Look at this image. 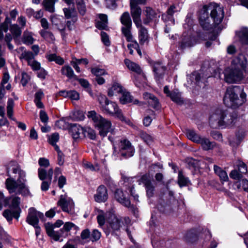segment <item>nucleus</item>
I'll list each match as a JSON object with an SVG mask.
<instances>
[{
    "label": "nucleus",
    "instance_id": "obj_1",
    "mask_svg": "<svg viewBox=\"0 0 248 248\" xmlns=\"http://www.w3.org/2000/svg\"><path fill=\"white\" fill-rule=\"evenodd\" d=\"M11 169L14 173L18 174V178L16 181L14 178L9 177L5 182L7 189L10 193L21 194L23 196H28L30 195L28 187L25 184L26 182V173L21 170L18 163L15 161H10L7 165V173Z\"/></svg>",
    "mask_w": 248,
    "mask_h": 248
},
{
    "label": "nucleus",
    "instance_id": "obj_2",
    "mask_svg": "<svg viewBox=\"0 0 248 248\" xmlns=\"http://www.w3.org/2000/svg\"><path fill=\"white\" fill-rule=\"evenodd\" d=\"M247 60L245 56L239 55L234 58L230 67L224 70V80L229 83H236L244 78V72L246 71Z\"/></svg>",
    "mask_w": 248,
    "mask_h": 248
},
{
    "label": "nucleus",
    "instance_id": "obj_3",
    "mask_svg": "<svg viewBox=\"0 0 248 248\" xmlns=\"http://www.w3.org/2000/svg\"><path fill=\"white\" fill-rule=\"evenodd\" d=\"M236 112H229L221 108L213 111L209 118V124L213 128H226L233 126L237 120Z\"/></svg>",
    "mask_w": 248,
    "mask_h": 248
},
{
    "label": "nucleus",
    "instance_id": "obj_4",
    "mask_svg": "<svg viewBox=\"0 0 248 248\" xmlns=\"http://www.w3.org/2000/svg\"><path fill=\"white\" fill-rule=\"evenodd\" d=\"M87 117L92 122L94 127L98 130L101 137H106L108 132L114 134L115 129L112 127L110 121L103 117L94 110L88 111Z\"/></svg>",
    "mask_w": 248,
    "mask_h": 248
},
{
    "label": "nucleus",
    "instance_id": "obj_5",
    "mask_svg": "<svg viewBox=\"0 0 248 248\" xmlns=\"http://www.w3.org/2000/svg\"><path fill=\"white\" fill-rule=\"evenodd\" d=\"M246 97V94L242 92L239 87L232 86L227 88L223 101L228 107L235 108L245 102Z\"/></svg>",
    "mask_w": 248,
    "mask_h": 248
},
{
    "label": "nucleus",
    "instance_id": "obj_6",
    "mask_svg": "<svg viewBox=\"0 0 248 248\" xmlns=\"http://www.w3.org/2000/svg\"><path fill=\"white\" fill-rule=\"evenodd\" d=\"M113 155L115 159H123L133 156L135 153V148L131 142L127 139H122L118 147L114 146Z\"/></svg>",
    "mask_w": 248,
    "mask_h": 248
},
{
    "label": "nucleus",
    "instance_id": "obj_7",
    "mask_svg": "<svg viewBox=\"0 0 248 248\" xmlns=\"http://www.w3.org/2000/svg\"><path fill=\"white\" fill-rule=\"evenodd\" d=\"M101 110L105 113L115 116L121 121L124 122L132 126L136 127L133 124L130 120L126 119L124 116L122 110L119 108L117 104L115 102L109 101L108 100L105 105L102 108Z\"/></svg>",
    "mask_w": 248,
    "mask_h": 248
},
{
    "label": "nucleus",
    "instance_id": "obj_8",
    "mask_svg": "<svg viewBox=\"0 0 248 248\" xmlns=\"http://www.w3.org/2000/svg\"><path fill=\"white\" fill-rule=\"evenodd\" d=\"M122 220L115 214L110 213L108 219V225L104 229V232L107 235L111 234L113 235H118L117 232L120 230L122 227Z\"/></svg>",
    "mask_w": 248,
    "mask_h": 248
},
{
    "label": "nucleus",
    "instance_id": "obj_9",
    "mask_svg": "<svg viewBox=\"0 0 248 248\" xmlns=\"http://www.w3.org/2000/svg\"><path fill=\"white\" fill-rule=\"evenodd\" d=\"M120 21L123 25L121 29L122 33L125 38H127L128 40H129L131 37V33L132 24L129 13L128 12H124L120 17Z\"/></svg>",
    "mask_w": 248,
    "mask_h": 248
},
{
    "label": "nucleus",
    "instance_id": "obj_10",
    "mask_svg": "<svg viewBox=\"0 0 248 248\" xmlns=\"http://www.w3.org/2000/svg\"><path fill=\"white\" fill-rule=\"evenodd\" d=\"M209 5H204L199 12V20L202 28L207 31L212 29V25L210 22L209 16Z\"/></svg>",
    "mask_w": 248,
    "mask_h": 248
},
{
    "label": "nucleus",
    "instance_id": "obj_11",
    "mask_svg": "<svg viewBox=\"0 0 248 248\" xmlns=\"http://www.w3.org/2000/svg\"><path fill=\"white\" fill-rule=\"evenodd\" d=\"M209 9L211 11L210 16L216 25L219 24L222 21L224 13L223 9L216 3L209 4Z\"/></svg>",
    "mask_w": 248,
    "mask_h": 248
},
{
    "label": "nucleus",
    "instance_id": "obj_12",
    "mask_svg": "<svg viewBox=\"0 0 248 248\" xmlns=\"http://www.w3.org/2000/svg\"><path fill=\"white\" fill-rule=\"evenodd\" d=\"M46 231L47 234L55 241H63V238L68 236L67 233L65 232L63 228L61 229L58 231L52 230V225L49 224H45Z\"/></svg>",
    "mask_w": 248,
    "mask_h": 248
},
{
    "label": "nucleus",
    "instance_id": "obj_13",
    "mask_svg": "<svg viewBox=\"0 0 248 248\" xmlns=\"http://www.w3.org/2000/svg\"><path fill=\"white\" fill-rule=\"evenodd\" d=\"M145 17L143 19V24L149 25L151 23L156 24L160 17L157 11L150 7H146L143 10Z\"/></svg>",
    "mask_w": 248,
    "mask_h": 248
},
{
    "label": "nucleus",
    "instance_id": "obj_14",
    "mask_svg": "<svg viewBox=\"0 0 248 248\" xmlns=\"http://www.w3.org/2000/svg\"><path fill=\"white\" fill-rule=\"evenodd\" d=\"M58 205L60 206L63 212L72 213L74 212L75 204L72 199L67 195H61L58 202Z\"/></svg>",
    "mask_w": 248,
    "mask_h": 248
},
{
    "label": "nucleus",
    "instance_id": "obj_15",
    "mask_svg": "<svg viewBox=\"0 0 248 248\" xmlns=\"http://www.w3.org/2000/svg\"><path fill=\"white\" fill-rule=\"evenodd\" d=\"M43 217V213L36 211L34 208L31 207L29 209L26 222L32 226H35L38 224L39 219L42 218Z\"/></svg>",
    "mask_w": 248,
    "mask_h": 248
},
{
    "label": "nucleus",
    "instance_id": "obj_16",
    "mask_svg": "<svg viewBox=\"0 0 248 248\" xmlns=\"http://www.w3.org/2000/svg\"><path fill=\"white\" fill-rule=\"evenodd\" d=\"M108 198V191L106 186L100 185L96 190V193L94 195V199L97 202H104Z\"/></svg>",
    "mask_w": 248,
    "mask_h": 248
},
{
    "label": "nucleus",
    "instance_id": "obj_17",
    "mask_svg": "<svg viewBox=\"0 0 248 248\" xmlns=\"http://www.w3.org/2000/svg\"><path fill=\"white\" fill-rule=\"evenodd\" d=\"M122 96L120 98V102L123 104H125L132 102L134 104L142 106L143 105V102H140L138 99H133V97L131 96L129 92H125L124 89L122 93Z\"/></svg>",
    "mask_w": 248,
    "mask_h": 248
},
{
    "label": "nucleus",
    "instance_id": "obj_18",
    "mask_svg": "<svg viewBox=\"0 0 248 248\" xmlns=\"http://www.w3.org/2000/svg\"><path fill=\"white\" fill-rule=\"evenodd\" d=\"M65 17L66 19H70L73 23L78 20V13L74 6L63 9Z\"/></svg>",
    "mask_w": 248,
    "mask_h": 248
},
{
    "label": "nucleus",
    "instance_id": "obj_19",
    "mask_svg": "<svg viewBox=\"0 0 248 248\" xmlns=\"http://www.w3.org/2000/svg\"><path fill=\"white\" fill-rule=\"evenodd\" d=\"M130 13L136 27L141 26L142 24L141 20V9L140 8H133L130 10Z\"/></svg>",
    "mask_w": 248,
    "mask_h": 248
},
{
    "label": "nucleus",
    "instance_id": "obj_20",
    "mask_svg": "<svg viewBox=\"0 0 248 248\" xmlns=\"http://www.w3.org/2000/svg\"><path fill=\"white\" fill-rule=\"evenodd\" d=\"M143 96V98L148 101L150 106L155 109H158L159 108V101L155 95L148 93H145Z\"/></svg>",
    "mask_w": 248,
    "mask_h": 248
},
{
    "label": "nucleus",
    "instance_id": "obj_21",
    "mask_svg": "<svg viewBox=\"0 0 248 248\" xmlns=\"http://www.w3.org/2000/svg\"><path fill=\"white\" fill-rule=\"evenodd\" d=\"M20 203V198L15 197L13 198L11 204V209L14 210V217L18 219L20 216V209L19 205Z\"/></svg>",
    "mask_w": 248,
    "mask_h": 248
},
{
    "label": "nucleus",
    "instance_id": "obj_22",
    "mask_svg": "<svg viewBox=\"0 0 248 248\" xmlns=\"http://www.w3.org/2000/svg\"><path fill=\"white\" fill-rule=\"evenodd\" d=\"M153 70L155 72L156 79L159 80L162 78L166 70V67L161 63L156 62L154 64Z\"/></svg>",
    "mask_w": 248,
    "mask_h": 248
},
{
    "label": "nucleus",
    "instance_id": "obj_23",
    "mask_svg": "<svg viewBox=\"0 0 248 248\" xmlns=\"http://www.w3.org/2000/svg\"><path fill=\"white\" fill-rule=\"evenodd\" d=\"M176 11V6L174 5H171L168 9L166 13L162 15V19L165 22L170 21L172 24H174V20L173 15Z\"/></svg>",
    "mask_w": 248,
    "mask_h": 248
},
{
    "label": "nucleus",
    "instance_id": "obj_24",
    "mask_svg": "<svg viewBox=\"0 0 248 248\" xmlns=\"http://www.w3.org/2000/svg\"><path fill=\"white\" fill-rule=\"evenodd\" d=\"M70 134L74 140H77L81 137V135L83 136L84 127L79 125L74 124L71 128L70 130Z\"/></svg>",
    "mask_w": 248,
    "mask_h": 248
},
{
    "label": "nucleus",
    "instance_id": "obj_25",
    "mask_svg": "<svg viewBox=\"0 0 248 248\" xmlns=\"http://www.w3.org/2000/svg\"><path fill=\"white\" fill-rule=\"evenodd\" d=\"M203 69H202L200 72L195 71L192 73V78H194L197 83H199L200 81H204L205 79L211 77L208 71H206L203 73Z\"/></svg>",
    "mask_w": 248,
    "mask_h": 248
},
{
    "label": "nucleus",
    "instance_id": "obj_26",
    "mask_svg": "<svg viewBox=\"0 0 248 248\" xmlns=\"http://www.w3.org/2000/svg\"><path fill=\"white\" fill-rule=\"evenodd\" d=\"M233 187L234 189L238 191L244 190L248 192V180L241 178L233 183Z\"/></svg>",
    "mask_w": 248,
    "mask_h": 248
},
{
    "label": "nucleus",
    "instance_id": "obj_27",
    "mask_svg": "<svg viewBox=\"0 0 248 248\" xmlns=\"http://www.w3.org/2000/svg\"><path fill=\"white\" fill-rule=\"evenodd\" d=\"M38 177L41 180H44L46 179H48L49 181H51L53 170L52 168L49 169L46 171L45 169L40 168L38 170Z\"/></svg>",
    "mask_w": 248,
    "mask_h": 248
},
{
    "label": "nucleus",
    "instance_id": "obj_28",
    "mask_svg": "<svg viewBox=\"0 0 248 248\" xmlns=\"http://www.w3.org/2000/svg\"><path fill=\"white\" fill-rule=\"evenodd\" d=\"M139 30V40L141 45H143L148 41V33L147 29L141 24L140 27H137Z\"/></svg>",
    "mask_w": 248,
    "mask_h": 248
},
{
    "label": "nucleus",
    "instance_id": "obj_29",
    "mask_svg": "<svg viewBox=\"0 0 248 248\" xmlns=\"http://www.w3.org/2000/svg\"><path fill=\"white\" fill-rule=\"evenodd\" d=\"M115 198L120 203L124 205L126 207H129L130 205V201L126 198L124 195L123 192L120 189H117L116 190L115 194Z\"/></svg>",
    "mask_w": 248,
    "mask_h": 248
},
{
    "label": "nucleus",
    "instance_id": "obj_30",
    "mask_svg": "<svg viewBox=\"0 0 248 248\" xmlns=\"http://www.w3.org/2000/svg\"><path fill=\"white\" fill-rule=\"evenodd\" d=\"M124 63L130 71L134 72L138 74H140L142 73V70L140 65L137 63L131 61L130 60L127 59H125Z\"/></svg>",
    "mask_w": 248,
    "mask_h": 248
},
{
    "label": "nucleus",
    "instance_id": "obj_31",
    "mask_svg": "<svg viewBox=\"0 0 248 248\" xmlns=\"http://www.w3.org/2000/svg\"><path fill=\"white\" fill-rule=\"evenodd\" d=\"M19 50L22 52L19 57L20 59L25 60L28 63L34 59V54L31 51L26 50L24 47H19Z\"/></svg>",
    "mask_w": 248,
    "mask_h": 248
},
{
    "label": "nucleus",
    "instance_id": "obj_32",
    "mask_svg": "<svg viewBox=\"0 0 248 248\" xmlns=\"http://www.w3.org/2000/svg\"><path fill=\"white\" fill-rule=\"evenodd\" d=\"M124 89L119 83H114L111 88L108 89V95L111 97L123 93Z\"/></svg>",
    "mask_w": 248,
    "mask_h": 248
},
{
    "label": "nucleus",
    "instance_id": "obj_33",
    "mask_svg": "<svg viewBox=\"0 0 248 248\" xmlns=\"http://www.w3.org/2000/svg\"><path fill=\"white\" fill-rule=\"evenodd\" d=\"M61 71L62 75L66 76L69 78L78 79L77 76L74 74V71L70 66L68 65L63 66Z\"/></svg>",
    "mask_w": 248,
    "mask_h": 248
},
{
    "label": "nucleus",
    "instance_id": "obj_34",
    "mask_svg": "<svg viewBox=\"0 0 248 248\" xmlns=\"http://www.w3.org/2000/svg\"><path fill=\"white\" fill-rule=\"evenodd\" d=\"M236 34L242 44L248 45V28L242 29L236 33Z\"/></svg>",
    "mask_w": 248,
    "mask_h": 248
},
{
    "label": "nucleus",
    "instance_id": "obj_35",
    "mask_svg": "<svg viewBox=\"0 0 248 248\" xmlns=\"http://www.w3.org/2000/svg\"><path fill=\"white\" fill-rule=\"evenodd\" d=\"M198 231L196 229H192L186 232L184 238L186 241L188 242H193L197 240L198 238Z\"/></svg>",
    "mask_w": 248,
    "mask_h": 248
},
{
    "label": "nucleus",
    "instance_id": "obj_36",
    "mask_svg": "<svg viewBox=\"0 0 248 248\" xmlns=\"http://www.w3.org/2000/svg\"><path fill=\"white\" fill-rule=\"evenodd\" d=\"M198 144H200L204 150H211L215 146V142H211L207 138L202 137Z\"/></svg>",
    "mask_w": 248,
    "mask_h": 248
},
{
    "label": "nucleus",
    "instance_id": "obj_37",
    "mask_svg": "<svg viewBox=\"0 0 248 248\" xmlns=\"http://www.w3.org/2000/svg\"><path fill=\"white\" fill-rule=\"evenodd\" d=\"M186 135L188 139L192 141L199 143L202 137L198 135L196 132L192 129L186 130Z\"/></svg>",
    "mask_w": 248,
    "mask_h": 248
},
{
    "label": "nucleus",
    "instance_id": "obj_38",
    "mask_svg": "<svg viewBox=\"0 0 248 248\" xmlns=\"http://www.w3.org/2000/svg\"><path fill=\"white\" fill-rule=\"evenodd\" d=\"M214 170L215 173L219 177L221 181L225 182L228 180L229 178L226 172L222 170L220 167L214 165Z\"/></svg>",
    "mask_w": 248,
    "mask_h": 248
},
{
    "label": "nucleus",
    "instance_id": "obj_39",
    "mask_svg": "<svg viewBox=\"0 0 248 248\" xmlns=\"http://www.w3.org/2000/svg\"><path fill=\"white\" fill-rule=\"evenodd\" d=\"M139 185H143L144 187L149 186L152 183V177L149 173H146L141 176L138 180Z\"/></svg>",
    "mask_w": 248,
    "mask_h": 248
},
{
    "label": "nucleus",
    "instance_id": "obj_40",
    "mask_svg": "<svg viewBox=\"0 0 248 248\" xmlns=\"http://www.w3.org/2000/svg\"><path fill=\"white\" fill-rule=\"evenodd\" d=\"M190 183L189 179L186 177L182 171H179L178 176V184L180 187L187 186Z\"/></svg>",
    "mask_w": 248,
    "mask_h": 248
},
{
    "label": "nucleus",
    "instance_id": "obj_41",
    "mask_svg": "<svg viewBox=\"0 0 248 248\" xmlns=\"http://www.w3.org/2000/svg\"><path fill=\"white\" fill-rule=\"evenodd\" d=\"M46 58L49 62H55L59 65H62L64 62V60L60 56H57L56 54L47 55Z\"/></svg>",
    "mask_w": 248,
    "mask_h": 248
},
{
    "label": "nucleus",
    "instance_id": "obj_42",
    "mask_svg": "<svg viewBox=\"0 0 248 248\" xmlns=\"http://www.w3.org/2000/svg\"><path fill=\"white\" fill-rule=\"evenodd\" d=\"M169 97L173 102L177 104H182L184 103V100L181 97L180 93L178 92L177 90L172 91Z\"/></svg>",
    "mask_w": 248,
    "mask_h": 248
},
{
    "label": "nucleus",
    "instance_id": "obj_43",
    "mask_svg": "<svg viewBox=\"0 0 248 248\" xmlns=\"http://www.w3.org/2000/svg\"><path fill=\"white\" fill-rule=\"evenodd\" d=\"M76 4L78 13L81 16H84L86 13V7L84 0H76Z\"/></svg>",
    "mask_w": 248,
    "mask_h": 248
},
{
    "label": "nucleus",
    "instance_id": "obj_44",
    "mask_svg": "<svg viewBox=\"0 0 248 248\" xmlns=\"http://www.w3.org/2000/svg\"><path fill=\"white\" fill-rule=\"evenodd\" d=\"M14 106V102L12 99H9L7 102V113L8 117L12 120L15 119L13 117V108Z\"/></svg>",
    "mask_w": 248,
    "mask_h": 248
},
{
    "label": "nucleus",
    "instance_id": "obj_45",
    "mask_svg": "<svg viewBox=\"0 0 248 248\" xmlns=\"http://www.w3.org/2000/svg\"><path fill=\"white\" fill-rule=\"evenodd\" d=\"M40 33L43 38L49 42H53L55 40L54 36L49 31L41 30Z\"/></svg>",
    "mask_w": 248,
    "mask_h": 248
},
{
    "label": "nucleus",
    "instance_id": "obj_46",
    "mask_svg": "<svg viewBox=\"0 0 248 248\" xmlns=\"http://www.w3.org/2000/svg\"><path fill=\"white\" fill-rule=\"evenodd\" d=\"M76 80L79 82L81 86L86 90V91L90 94V95L93 96V93L92 92L91 85L89 82L86 79L83 78L78 79H78Z\"/></svg>",
    "mask_w": 248,
    "mask_h": 248
},
{
    "label": "nucleus",
    "instance_id": "obj_47",
    "mask_svg": "<svg viewBox=\"0 0 248 248\" xmlns=\"http://www.w3.org/2000/svg\"><path fill=\"white\" fill-rule=\"evenodd\" d=\"M63 230L65 231V232L67 233V234L70 235V233L69 232L70 230H71L72 229H73L74 230H76V231H78L79 230V227L76 225L75 224L71 222H66L64 224V225L62 227Z\"/></svg>",
    "mask_w": 248,
    "mask_h": 248
},
{
    "label": "nucleus",
    "instance_id": "obj_48",
    "mask_svg": "<svg viewBox=\"0 0 248 248\" xmlns=\"http://www.w3.org/2000/svg\"><path fill=\"white\" fill-rule=\"evenodd\" d=\"M83 137H88L91 140H95L96 133L94 130L91 127L84 128Z\"/></svg>",
    "mask_w": 248,
    "mask_h": 248
},
{
    "label": "nucleus",
    "instance_id": "obj_49",
    "mask_svg": "<svg viewBox=\"0 0 248 248\" xmlns=\"http://www.w3.org/2000/svg\"><path fill=\"white\" fill-rule=\"evenodd\" d=\"M34 41V39H33L31 32H24L22 38V41L25 44L28 45H31L33 43Z\"/></svg>",
    "mask_w": 248,
    "mask_h": 248
},
{
    "label": "nucleus",
    "instance_id": "obj_50",
    "mask_svg": "<svg viewBox=\"0 0 248 248\" xmlns=\"http://www.w3.org/2000/svg\"><path fill=\"white\" fill-rule=\"evenodd\" d=\"M140 137L147 144L150 145L153 142V137L145 132L140 131Z\"/></svg>",
    "mask_w": 248,
    "mask_h": 248
},
{
    "label": "nucleus",
    "instance_id": "obj_51",
    "mask_svg": "<svg viewBox=\"0 0 248 248\" xmlns=\"http://www.w3.org/2000/svg\"><path fill=\"white\" fill-rule=\"evenodd\" d=\"M55 2V0H44L43 5L46 10L51 13L53 12L54 11V5Z\"/></svg>",
    "mask_w": 248,
    "mask_h": 248
},
{
    "label": "nucleus",
    "instance_id": "obj_52",
    "mask_svg": "<svg viewBox=\"0 0 248 248\" xmlns=\"http://www.w3.org/2000/svg\"><path fill=\"white\" fill-rule=\"evenodd\" d=\"M101 236V232L97 229H93L91 233L90 239L92 242H95L99 240Z\"/></svg>",
    "mask_w": 248,
    "mask_h": 248
},
{
    "label": "nucleus",
    "instance_id": "obj_53",
    "mask_svg": "<svg viewBox=\"0 0 248 248\" xmlns=\"http://www.w3.org/2000/svg\"><path fill=\"white\" fill-rule=\"evenodd\" d=\"M59 135L58 133H54L48 136V142L51 145H54L59 141Z\"/></svg>",
    "mask_w": 248,
    "mask_h": 248
},
{
    "label": "nucleus",
    "instance_id": "obj_54",
    "mask_svg": "<svg viewBox=\"0 0 248 248\" xmlns=\"http://www.w3.org/2000/svg\"><path fill=\"white\" fill-rule=\"evenodd\" d=\"M146 190V195L148 197H152L154 195L155 187L153 184L144 187Z\"/></svg>",
    "mask_w": 248,
    "mask_h": 248
},
{
    "label": "nucleus",
    "instance_id": "obj_55",
    "mask_svg": "<svg viewBox=\"0 0 248 248\" xmlns=\"http://www.w3.org/2000/svg\"><path fill=\"white\" fill-rule=\"evenodd\" d=\"M97 220L99 225L102 227L105 222V213L102 211L99 212L98 215L97 216Z\"/></svg>",
    "mask_w": 248,
    "mask_h": 248
},
{
    "label": "nucleus",
    "instance_id": "obj_56",
    "mask_svg": "<svg viewBox=\"0 0 248 248\" xmlns=\"http://www.w3.org/2000/svg\"><path fill=\"white\" fill-rule=\"evenodd\" d=\"M92 73L96 77H99L102 75L107 74L106 71L103 69L98 67H94L91 69Z\"/></svg>",
    "mask_w": 248,
    "mask_h": 248
},
{
    "label": "nucleus",
    "instance_id": "obj_57",
    "mask_svg": "<svg viewBox=\"0 0 248 248\" xmlns=\"http://www.w3.org/2000/svg\"><path fill=\"white\" fill-rule=\"evenodd\" d=\"M97 100L99 102L101 107L100 108L101 109L105 105V104L107 103V102L108 101L107 97L103 95L101 93H99L97 95Z\"/></svg>",
    "mask_w": 248,
    "mask_h": 248
},
{
    "label": "nucleus",
    "instance_id": "obj_58",
    "mask_svg": "<svg viewBox=\"0 0 248 248\" xmlns=\"http://www.w3.org/2000/svg\"><path fill=\"white\" fill-rule=\"evenodd\" d=\"M131 38L129 39V40H128L127 38H126V41L127 42H130V44H128L127 45V47L130 48L131 47L132 49L134 48L136 49L137 48H138V47L139 46V45L137 41L133 39V36L132 34L131 33Z\"/></svg>",
    "mask_w": 248,
    "mask_h": 248
},
{
    "label": "nucleus",
    "instance_id": "obj_59",
    "mask_svg": "<svg viewBox=\"0 0 248 248\" xmlns=\"http://www.w3.org/2000/svg\"><path fill=\"white\" fill-rule=\"evenodd\" d=\"M10 31L16 37L20 36L21 33V30L17 25H12L11 27Z\"/></svg>",
    "mask_w": 248,
    "mask_h": 248
},
{
    "label": "nucleus",
    "instance_id": "obj_60",
    "mask_svg": "<svg viewBox=\"0 0 248 248\" xmlns=\"http://www.w3.org/2000/svg\"><path fill=\"white\" fill-rule=\"evenodd\" d=\"M3 216L7 219L8 221L12 220L14 217V210H6L3 213Z\"/></svg>",
    "mask_w": 248,
    "mask_h": 248
},
{
    "label": "nucleus",
    "instance_id": "obj_61",
    "mask_svg": "<svg viewBox=\"0 0 248 248\" xmlns=\"http://www.w3.org/2000/svg\"><path fill=\"white\" fill-rule=\"evenodd\" d=\"M230 176L231 178L238 180V181L242 178V175L239 171L235 170L231 171L230 173Z\"/></svg>",
    "mask_w": 248,
    "mask_h": 248
},
{
    "label": "nucleus",
    "instance_id": "obj_62",
    "mask_svg": "<svg viewBox=\"0 0 248 248\" xmlns=\"http://www.w3.org/2000/svg\"><path fill=\"white\" fill-rule=\"evenodd\" d=\"M28 64L34 71H36L40 69V63L37 61H35L34 59L29 62Z\"/></svg>",
    "mask_w": 248,
    "mask_h": 248
},
{
    "label": "nucleus",
    "instance_id": "obj_63",
    "mask_svg": "<svg viewBox=\"0 0 248 248\" xmlns=\"http://www.w3.org/2000/svg\"><path fill=\"white\" fill-rule=\"evenodd\" d=\"M68 98L72 100H78L79 99V94L75 90L69 91Z\"/></svg>",
    "mask_w": 248,
    "mask_h": 248
},
{
    "label": "nucleus",
    "instance_id": "obj_64",
    "mask_svg": "<svg viewBox=\"0 0 248 248\" xmlns=\"http://www.w3.org/2000/svg\"><path fill=\"white\" fill-rule=\"evenodd\" d=\"M30 80V77L29 76V75L25 72H23L22 73V77L21 79V83L22 85L23 86H26Z\"/></svg>",
    "mask_w": 248,
    "mask_h": 248
}]
</instances>
